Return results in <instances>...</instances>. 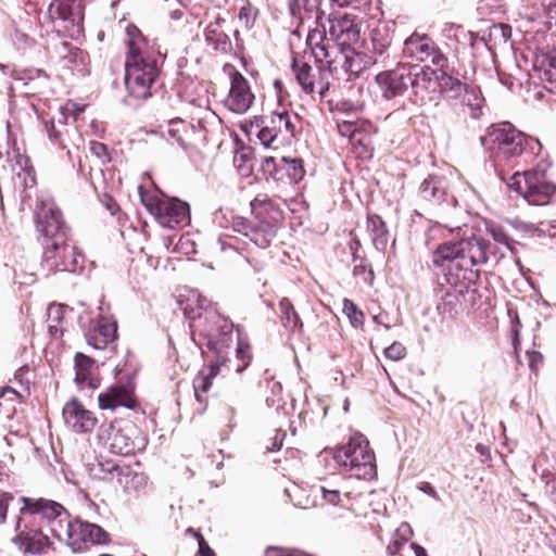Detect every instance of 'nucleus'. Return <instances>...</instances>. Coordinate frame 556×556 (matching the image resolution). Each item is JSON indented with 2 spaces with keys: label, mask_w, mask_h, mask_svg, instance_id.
<instances>
[{
  "label": "nucleus",
  "mask_w": 556,
  "mask_h": 556,
  "mask_svg": "<svg viewBox=\"0 0 556 556\" xmlns=\"http://www.w3.org/2000/svg\"><path fill=\"white\" fill-rule=\"evenodd\" d=\"M188 532L193 533L199 543V555L200 556H215L214 551L210 547L207 542L204 540L200 532L194 531L192 528L188 529Z\"/></svg>",
  "instance_id": "obj_58"
},
{
  "label": "nucleus",
  "mask_w": 556,
  "mask_h": 556,
  "mask_svg": "<svg viewBox=\"0 0 556 556\" xmlns=\"http://www.w3.org/2000/svg\"><path fill=\"white\" fill-rule=\"evenodd\" d=\"M412 549L416 556H428L426 549L417 543L412 544Z\"/></svg>",
  "instance_id": "obj_64"
},
{
  "label": "nucleus",
  "mask_w": 556,
  "mask_h": 556,
  "mask_svg": "<svg viewBox=\"0 0 556 556\" xmlns=\"http://www.w3.org/2000/svg\"><path fill=\"white\" fill-rule=\"evenodd\" d=\"M54 53L60 60H63L67 63L74 62L78 54L80 53V50L78 48H75L72 46V43L62 41L59 45L54 46Z\"/></svg>",
  "instance_id": "obj_47"
},
{
  "label": "nucleus",
  "mask_w": 556,
  "mask_h": 556,
  "mask_svg": "<svg viewBox=\"0 0 556 556\" xmlns=\"http://www.w3.org/2000/svg\"><path fill=\"white\" fill-rule=\"evenodd\" d=\"M167 132L181 148L188 149L195 142L198 128L185 119L175 118L168 122Z\"/></svg>",
  "instance_id": "obj_34"
},
{
  "label": "nucleus",
  "mask_w": 556,
  "mask_h": 556,
  "mask_svg": "<svg viewBox=\"0 0 556 556\" xmlns=\"http://www.w3.org/2000/svg\"><path fill=\"white\" fill-rule=\"evenodd\" d=\"M291 72L305 94L318 93L325 98L330 88L323 66L313 67L308 62L299 55L292 58Z\"/></svg>",
  "instance_id": "obj_16"
},
{
  "label": "nucleus",
  "mask_w": 556,
  "mask_h": 556,
  "mask_svg": "<svg viewBox=\"0 0 556 556\" xmlns=\"http://www.w3.org/2000/svg\"><path fill=\"white\" fill-rule=\"evenodd\" d=\"M409 70V81L413 93V101L421 106L438 104L440 100V81L438 71L429 65Z\"/></svg>",
  "instance_id": "obj_17"
},
{
  "label": "nucleus",
  "mask_w": 556,
  "mask_h": 556,
  "mask_svg": "<svg viewBox=\"0 0 556 556\" xmlns=\"http://www.w3.org/2000/svg\"><path fill=\"white\" fill-rule=\"evenodd\" d=\"M509 186L532 205H546L556 193V185L548 179L545 170L538 168L515 173Z\"/></svg>",
  "instance_id": "obj_11"
},
{
  "label": "nucleus",
  "mask_w": 556,
  "mask_h": 556,
  "mask_svg": "<svg viewBox=\"0 0 556 556\" xmlns=\"http://www.w3.org/2000/svg\"><path fill=\"white\" fill-rule=\"evenodd\" d=\"M306 46L309 48L315 63L323 66L326 74L329 72L340 78V67L346 64L349 56L345 53L350 46L334 42L333 39L328 38L324 26L308 31Z\"/></svg>",
  "instance_id": "obj_9"
},
{
  "label": "nucleus",
  "mask_w": 556,
  "mask_h": 556,
  "mask_svg": "<svg viewBox=\"0 0 556 556\" xmlns=\"http://www.w3.org/2000/svg\"><path fill=\"white\" fill-rule=\"evenodd\" d=\"M233 164L243 176H249L252 173L253 164L250 153L245 150L236 152L233 156Z\"/></svg>",
  "instance_id": "obj_49"
},
{
  "label": "nucleus",
  "mask_w": 556,
  "mask_h": 556,
  "mask_svg": "<svg viewBox=\"0 0 556 556\" xmlns=\"http://www.w3.org/2000/svg\"><path fill=\"white\" fill-rule=\"evenodd\" d=\"M62 416L65 425L75 433H91L98 426L94 412L88 409L78 399L72 397L63 407Z\"/></svg>",
  "instance_id": "obj_21"
},
{
  "label": "nucleus",
  "mask_w": 556,
  "mask_h": 556,
  "mask_svg": "<svg viewBox=\"0 0 556 556\" xmlns=\"http://www.w3.org/2000/svg\"><path fill=\"white\" fill-rule=\"evenodd\" d=\"M279 175H283V180L287 178L292 185L300 182L305 176L301 159L282 156L279 159Z\"/></svg>",
  "instance_id": "obj_39"
},
{
  "label": "nucleus",
  "mask_w": 556,
  "mask_h": 556,
  "mask_svg": "<svg viewBox=\"0 0 556 556\" xmlns=\"http://www.w3.org/2000/svg\"><path fill=\"white\" fill-rule=\"evenodd\" d=\"M18 503L21 506L15 519V531L22 528L26 518H34L38 519L41 525L48 526L53 535L55 523H62L67 516L64 506L50 498L23 495L18 498Z\"/></svg>",
  "instance_id": "obj_10"
},
{
  "label": "nucleus",
  "mask_w": 556,
  "mask_h": 556,
  "mask_svg": "<svg viewBox=\"0 0 556 556\" xmlns=\"http://www.w3.org/2000/svg\"><path fill=\"white\" fill-rule=\"evenodd\" d=\"M251 213L252 218L233 217L232 229L249 238L256 247L266 249L283 220L282 210L267 194H257L251 201Z\"/></svg>",
  "instance_id": "obj_2"
},
{
  "label": "nucleus",
  "mask_w": 556,
  "mask_h": 556,
  "mask_svg": "<svg viewBox=\"0 0 556 556\" xmlns=\"http://www.w3.org/2000/svg\"><path fill=\"white\" fill-rule=\"evenodd\" d=\"M343 313L354 328H361L364 326L365 315L352 300H343Z\"/></svg>",
  "instance_id": "obj_45"
},
{
  "label": "nucleus",
  "mask_w": 556,
  "mask_h": 556,
  "mask_svg": "<svg viewBox=\"0 0 556 556\" xmlns=\"http://www.w3.org/2000/svg\"><path fill=\"white\" fill-rule=\"evenodd\" d=\"M101 439L104 440L111 453L123 456L142 452L148 444L147 434L130 420L111 421L102 432Z\"/></svg>",
  "instance_id": "obj_8"
},
{
  "label": "nucleus",
  "mask_w": 556,
  "mask_h": 556,
  "mask_svg": "<svg viewBox=\"0 0 556 556\" xmlns=\"http://www.w3.org/2000/svg\"><path fill=\"white\" fill-rule=\"evenodd\" d=\"M279 311L280 319L285 328L290 331H302L303 323L289 299L283 298L279 302Z\"/></svg>",
  "instance_id": "obj_40"
},
{
  "label": "nucleus",
  "mask_w": 556,
  "mask_h": 556,
  "mask_svg": "<svg viewBox=\"0 0 556 556\" xmlns=\"http://www.w3.org/2000/svg\"><path fill=\"white\" fill-rule=\"evenodd\" d=\"M367 229L371 232L375 244L378 241L383 244L387 242L388 229L386 223L378 214H367Z\"/></svg>",
  "instance_id": "obj_43"
},
{
  "label": "nucleus",
  "mask_w": 556,
  "mask_h": 556,
  "mask_svg": "<svg viewBox=\"0 0 556 556\" xmlns=\"http://www.w3.org/2000/svg\"><path fill=\"white\" fill-rule=\"evenodd\" d=\"M403 55L417 62H430L438 68L447 67V58L441 52L432 38L426 34L413 33L404 41Z\"/></svg>",
  "instance_id": "obj_19"
},
{
  "label": "nucleus",
  "mask_w": 556,
  "mask_h": 556,
  "mask_svg": "<svg viewBox=\"0 0 556 556\" xmlns=\"http://www.w3.org/2000/svg\"><path fill=\"white\" fill-rule=\"evenodd\" d=\"M71 312L72 308L65 304H51L48 307L47 324L52 339H61L64 336L68 325L66 314Z\"/></svg>",
  "instance_id": "obj_35"
},
{
  "label": "nucleus",
  "mask_w": 556,
  "mask_h": 556,
  "mask_svg": "<svg viewBox=\"0 0 556 556\" xmlns=\"http://www.w3.org/2000/svg\"><path fill=\"white\" fill-rule=\"evenodd\" d=\"M457 99L465 114L473 119L481 117L485 100L479 88L468 86Z\"/></svg>",
  "instance_id": "obj_36"
},
{
  "label": "nucleus",
  "mask_w": 556,
  "mask_h": 556,
  "mask_svg": "<svg viewBox=\"0 0 556 556\" xmlns=\"http://www.w3.org/2000/svg\"><path fill=\"white\" fill-rule=\"evenodd\" d=\"M35 225L43 241L62 240L68 236L63 214L52 200H41L35 208Z\"/></svg>",
  "instance_id": "obj_15"
},
{
  "label": "nucleus",
  "mask_w": 556,
  "mask_h": 556,
  "mask_svg": "<svg viewBox=\"0 0 556 556\" xmlns=\"http://www.w3.org/2000/svg\"><path fill=\"white\" fill-rule=\"evenodd\" d=\"M51 20L64 22H79L83 20V10L79 0H54L48 10Z\"/></svg>",
  "instance_id": "obj_32"
},
{
  "label": "nucleus",
  "mask_w": 556,
  "mask_h": 556,
  "mask_svg": "<svg viewBox=\"0 0 556 556\" xmlns=\"http://www.w3.org/2000/svg\"><path fill=\"white\" fill-rule=\"evenodd\" d=\"M255 16H256V12H255L254 8L250 3H247L245 5H243L240 9L238 17H239V22L245 28H250V27H252V25L255 21Z\"/></svg>",
  "instance_id": "obj_55"
},
{
  "label": "nucleus",
  "mask_w": 556,
  "mask_h": 556,
  "mask_svg": "<svg viewBox=\"0 0 556 556\" xmlns=\"http://www.w3.org/2000/svg\"><path fill=\"white\" fill-rule=\"evenodd\" d=\"M333 459L350 477L372 480L377 476L375 452L367 438L362 433L352 434L348 442L338 446Z\"/></svg>",
  "instance_id": "obj_5"
},
{
  "label": "nucleus",
  "mask_w": 556,
  "mask_h": 556,
  "mask_svg": "<svg viewBox=\"0 0 556 556\" xmlns=\"http://www.w3.org/2000/svg\"><path fill=\"white\" fill-rule=\"evenodd\" d=\"M189 318L193 341L212 353V358L228 357L233 342L232 321L212 307L203 308Z\"/></svg>",
  "instance_id": "obj_3"
},
{
  "label": "nucleus",
  "mask_w": 556,
  "mask_h": 556,
  "mask_svg": "<svg viewBox=\"0 0 556 556\" xmlns=\"http://www.w3.org/2000/svg\"><path fill=\"white\" fill-rule=\"evenodd\" d=\"M139 195L147 211L164 227L175 228L190 219V207L185 201L142 187H139Z\"/></svg>",
  "instance_id": "obj_7"
},
{
  "label": "nucleus",
  "mask_w": 556,
  "mask_h": 556,
  "mask_svg": "<svg viewBox=\"0 0 556 556\" xmlns=\"http://www.w3.org/2000/svg\"><path fill=\"white\" fill-rule=\"evenodd\" d=\"M482 144L490 151L496 166H514L532 138L517 129L509 122L494 123L488 127L484 136L481 137Z\"/></svg>",
  "instance_id": "obj_4"
},
{
  "label": "nucleus",
  "mask_w": 556,
  "mask_h": 556,
  "mask_svg": "<svg viewBox=\"0 0 556 556\" xmlns=\"http://www.w3.org/2000/svg\"><path fill=\"white\" fill-rule=\"evenodd\" d=\"M75 383L79 390H96L100 387L101 378L97 371L96 362L84 353L74 356Z\"/></svg>",
  "instance_id": "obj_28"
},
{
  "label": "nucleus",
  "mask_w": 556,
  "mask_h": 556,
  "mask_svg": "<svg viewBox=\"0 0 556 556\" xmlns=\"http://www.w3.org/2000/svg\"><path fill=\"white\" fill-rule=\"evenodd\" d=\"M489 242L480 236L471 232L464 233L458 241L441 243L432 253V263L435 267H443L446 263H454V266L445 274L446 282L451 287H466L479 277L473 271L475 266L488 262Z\"/></svg>",
  "instance_id": "obj_1"
},
{
  "label": "nucleus",
  "mask_w": 556,
  "mask_h": 556,
  "mask_svg": "<svg viewBox=\"0 0 556 556\" xmlns=\"http://www.w3.org/2000/svg\"><path fill=\"white\" fill-rule=\"evenodd\" d=\"M65 111L73 115L74 118H77V116L84 111L83 108H80L77 103L75 102H72V101H68L66 104H65Z\"/></svg>",
  "instance_id": "obj_63"
},
{
  "label": "nucleus",
  "mask_w": 556,
  "mask_h": 556,
  "mask_svg": "<svg viewBox=\"0 0 556 556\" xmlns=\"http://www.w3.org/2000/svg\"><path fill=\"white\" fill-rule=\"evenodd\" d=\"M486 231L492 236L494 241L505 245L509 244V237L502 226L489 223L486 224Z\"/></svg>",
  "instance_id": "obj_54"
},
{
  "label": "nucleus",
  "mask_w": 556,
  "mask_h": 556,
  "mask_svg": "<svg viewBox=\"0 0 556 556\" xmlns=\"http://www.w3.org/2000/svg\"><path fill=\"white\" fill-rule=\"evenodd\" d=\"M86 340L96 350H105L117 340V321L113 316L100 315L90 323Z\"/></svg>",
  "instance_id": "obj_25"
},
{
  "label": "nucleus",
  "mask_w": 556,
  "mask_h": 556,
  "mask_svg": "<svg viewBox=\"0 0 556 556\" xmlns=\"http://www.w3.org/2000/svg\"><path fill=\"white\" fill-rule=\"evenodd\" d=\"M14 495L10 492H0V526L7 520L8 510Z\"/></svg>",
  "instance_id": "obj_56"
},
{
  "label": "nucleus",
  "mask_w": 556,
  "mask_h": 556,
  "mask_svg": "<svg viewBox=\"0 0 556 556\" xmlns=\"http://www.w3.org/2000/svg\"><path fill=\"white\" fill-rule=\"evenodd\" d=\"M365 119H356V121H341L338 122L337 128L341 136L349 137L350 142L353 140V136L361 129V123Z\"/></svg>",
  "instance_id": "obj_52"
},
{
  "label": "nucleus",
  "mask_w": 556,
  "mask_h": 556,
  "mask_svg": "<svg viewBox=\"0 0 556 556\" xmlns=\"http://www.w3.org/2000/svg\"><path fill=\"white\" fill-rule=\"evenodd\" d=\"M422 200L430 203H440L446 195L444 179L435 175H429L419 187Z\"/></svg>",
  "instance_id": "obj_37"
},
{
  "label": "nucleus",
  "mask_w": 556,
  "mask_h": 556,
  "mask_svg": "<svg viewBox=\"0 0 556 556\" xmlns=\"http://www.w3.org/2000/svg\"><path fill=\"white\" fill-rule=\"evenodd\" d=\"M22 395L10 387L0 389V416L10 418L16 410L15 404L22 402Z\"/></svg>",
  "instance_id": "obj_41"
},
{
  "label": "nucleus",
  "mask_w": 556,
  "mask_h": 556,
  "mask_svg": "<svg viewBox=\"0 0 556 556\" xmlns=\"http://www.w3.org/2000/svg\"><path fill=\"white\" fill-rule=\"evenodd\" d=\"M46 129H47L49 139L51 141H53L54 143L59 144L60 148L64 149L65 144L63 143V140H62V134H61V131H59L55 128V125L52 121L46 123Z\"/></svg>",
  "instance_id": "obj_59"
},
{
  "label": "nucleus",
  "mask_w": 556,
  "mask_h": 556,
  "mask_svg": "<svg viewBox=\"0 0 556 556\" xmlns=\"http://www.w3.org/2000/svg\"><path fill=\"white\" fill-rule=\"evenodd\" d=\"M527 356H528L529 368L531 369V371L536 374L539 371V369L541 368V366L543 365V362H544L543 355L538 351L531 350V351H527Z\"/></svg>",
  "instance_id": "obj_57"
},
{
  "label": "nucleus",
  "mask_w": 556,
  "mask_h": 556,
  "mask_svg": "<svg viewBox=\"0 0 556 556\" xmlns=\"http://www.w3.org/2000/svg\"><path fill=\"white\" fill-rule=\"evenodd\" d=\"M353 275L354 277L359 278L364 283L368 285H372L375 279L372 268L364 258H361L359 263L354 266Z\"/></svg>",
  "instance_id": "obj_50"
},
{
  "label": "nucleus",
  "mask_w": 556,
  "mask_h": 556,
  "mask_svg": "<svg viewBox=\"0 0 556 556\" xmlns=\"http://www.w3.org/2000/svg\"><path fill=\"white\" fill-rule=\"evenodd\" d=\"M252 358L251 345L245 341L239 340L236 349L237 365L231 367V372H243L250 366Z\"/></svg>",
  "instance_id": "obj_44"
},
{
  "label": "nucleus",
  "mask_w": 556,
  "mask_h": 556,
  "mask_svg": "<svg viewBox=\"0 0 556 556\" xmlns=\"http://www.w3.org/2000/svg\"><path fill=\"white\" fill-rule=\"evenodd\" d=\"M125 66L157 65L161 54L154 41H150L135 25L128 24L125 29Z\"/></svg>",
  "instance_id": "obj_14"
},
{
  "label": "nucleus",
  "mask_w": 556,
  "mask_h": 556,
  "mask_svg": "<svg viewBox=\"0 0 556 556\" xmlns=\"http://www.w3.org/2000/svg\"><path fill=\"white\" fill-rule=\"evenodd\" d=\"M228 357L211 358L210 365L195 376L193 389L195 399L200 404L204 406L207 404V396L205 394L210 391L213 379L220 372H231Z\"/></svg>",
  "instance_id": "obj_27"
},
{
  "label": "nucleus",
  "mask_w": 556,
  "mask_h": 556,
  "mask_svg": "<svg viewBox=\"0 0 556 556\" xmlns=\"http://www.w3.org/2000/svg\"><path fill=\"white\" fill-rule=\"evenodd\" d=\"M299 116L288 111L273 112L270 116L262 121V127L257 132L261 143L268 148L278 138L290 140L296 135Z\"/></svg>",
  "instance_id": "obj_18"
},
{
  "label": "nucleus",
  "mask_w": 556,
  "mask_h": 556,
  "mask_svg": "<svg viewBox=\"0 0 556 556\" xmlns=\"http://www.w3.org/2000/svg\"><path fill=\"white\" fill-rule=\"evenodd\" d=\"M279 160L273 156L264 157L261 164L263 174L276 181H283V175H279Z\"/></svg>",
  "instance_id": "obj_48"
},
{
  "label": "nucleus",
  "mask_w": 556,
  "mask_h": 556,
  "mask_svg": "<svg viewBox=\"0 0 556 556\" xmlns=\"http://www.w3.org/2000/svg\"><path fill=\"white\" fill-rule=\"evenodd\" d=\"M55 526L53 536L60 542H64L75 553L86 551L90 545L110 542L109 533L100 526L79 519L70 520L68 515L62 523L58 522Z\"/></svg>",
  "instance_id": "obj_6"
},
{
  "label": "nucleus",
  "mask_w": 556,
  "mask_h": 556,
  "mask_svg": "<svg viewBox=\"0 0 556 556\" xmlns=\"http://www.w3.org/2000/svg\"><path fill=\"white\" fill-rule=\"evenodd\" d=\"M406 540H400L395 539L391 541L387 546V552L390 556H395L399 554L403 545L405 544Z\"/></svg>",
  "instance_id": "obj_62"
},
{
  "label": "nucleus",
  "mask_w": 556,
  "mask_h": 556,
  "mask_svg": "<svg viewBox=\"0 0 556 556\" xmlns=\"http://www.w3.org/2000/svg\"><path fill=\"white\" fill-rule=\"evenodd\" d=\"M345 54L349 58H348L346 64H344L340 67V76L348 75L349 78L351 76H355V77L358 76V74L362 72V66L358 61V54L356 53L355 49H353L352 47L346 49Z\"/></svg>",
  "instance_id": "obj_46"
},
{
  "label": "nucleus",
  "mask_w": 556,
  "mask_h": 556,
  "mask_svg": "<svg viewBox=\"0 0 556 556\" xmlns=\"http://www.w3.org/2000/svg\"><path fill=\"white\" fill-rule=\"evenodd\" d=\"M159 75L157 65L125 66V86L128 94L136 100L149 99Z\"/></svg>",
  "instance_id": "obj_20"
},
{
  "label": "nucleus",
  "mask_w": 556,
  "mask_h": 556,
  "mask_svg": "<svg viewBox=\"0 0 556 556\" xmlns=\"http://www.w3.org/2000/svg\"><path fill=\"white\" fill-rule=\"evenodd\" d=\"M409 70L407 64L399 63L394 68L377 74L375 80L386 100L404 94L408 88Z\"/></svg>",
  "instance_id": "obj_23"
},
{
  "label": "nucleus",
  "mask_w": 556,
  "mask_h": 556,
  "mask_svg": "<svg viewBox=\"0 0 556 556\" xmlns=\"http://www.w3.org/2000/svg\"><path fill=\"white\" fill-rule=\"evenodd\" d=\"M383 353L387 358L397 362L406 356L407 350L402 343L393 342L391 345L384 349Z\"/></svg>",
  "instance_id": "obj_53"
},
{
  "label": "nucleus",
  "mask_w": 556,
  "mask_h": 556,
  "mask_svg": "<svg viewBox=\"0 0 556 556\" xmlns=\"http://www.w3.org/2000/svg\"><path fill=\"white\" fill-rule=\"evenodd\" d=\"M319 491L327 504L340 506L348 510L353 509V502L357 501L362 496L361 492L337 488L331 484L320 485Z\"/></svg>",
  "instance_id": "obj_33"
},
{
  "label": "nucleus",
  "mask_w": 556,
  "mask_h": 556,
  "mask_svg": "<svg viewBox=\"0 0 556 556\" xmlns=\"http://www.w3.org/2000/svg\"><path fill=\"white\" fill-rule=\"evenodd\" d=\"M89 150L92 155H94L101 164H108L112 161L111 153L106 144L92 140L89 142Z\"/></svg>",
  "instance_id": "obj_51"
},
{
  "label": "nucleus",
  "mask_w": 556,
  "mask_h": 556,
  "mask_svg": "<svg viewBox=\"0 0 556 556\" xmlns=\"http://www.w3.org/2000/svg\"><path fill=\"white\" fill-rule=\"evenodd\" d=\"M98 405L102 410H116L119 407L136 409L138 400L134 384L118 382L106 388L98 395Z\"/></svg>",
  "instance_id": "obj_24"
},
{
  "label": "nucleus",
  "mask_w": 556,
  "mask_h": 556,
  "mask_svg": "<svg viewBox=\"0 0 556 556\" xmlns=\"http://www.w3.org/2000/svg\"><path fill=\"white\" fill-rule=\"evenodd\" d=\"M438 80L440 81V96L442 93L450 94L451 98L460 97L462 92L469 86L453 75V71L448 72L447 67L438 68Z\"/></svg>",
  "instance_id": "obj_38"
},
{
  "label": "nucleus",
  "mask_w": 556,
  "mask_h": 556,
  "mask_svg": "<svg viewBox=\"0 0 556 556\" xmlns=\"http://www.w3.org/2000/svg\"><path fill=\"white\" fill-rule=\"evenodd\" d=\"M299 5H303V8L307 12H319V7L321 3V0H296ZM316 17H319V14L316 15Z\"/></svg>",
  "instance_id": "obj_61"
},
{
  "label": "nucleus",
  "mask_w": 556,
  "mask_h": 556,
  "mask_svg": "<svg viewBox=\"0 0 556 556\" xmlns=\"http://www.w3.org/2000/svg\"><path fill=\"white\" fill-rule=\"evenodd\" d=\"M230 88L225 106L233 113L243 114L252 106L255 96L248 79L237 70L229 73Z\"/></svg>",
  "instance_id": "obj_22"
},
{
  "label": "nucleus",
  "mask_w": 556,
  "mask_h": 556,
  "mask_svg": "<svg viewBox=\"0 0 556 556\" xmlns=\"http://www.w3.org/2000/svg\"><path fill=\"white\" fill-rule=\"evenodd\" d=\"M99 470L102 479L115 481L128 495L138 496L147 489L149 478L141 470L139 462L125 464L105 459L99 463Z\"/></svg>",
  "instance_id": "obj_12"
},
{
  "label": "nucleus",
  "mask_w": 556,
  "mask_h": 556,
  "mask_svg": "<svg viewBox=\"0 0 556 556\" xmlns=\"http://www.w3.org/2000/svg\"><path fill=\"white\" fill-rule=\"evenodd\" d=\"M68 239L67 236L62 240L42 241V263L49 270L76 273L84 268L85 256Z\"/></svg>",
  "instance_id": "obj_13"
},
{
  "label": "nucleus",
  "mask_w": 556,
  "mask_h": 556,
  "mask_svg": "<svg viewBox=\"0 0 556 556\" xmlns=\"http://www.w3.org/2000/svg\"><path fill=\"white\" fill-rule=\"evenodd\" d=\"M359 125L361 129L353 136V140L350 142L352 151L361 160H370L375 151L372 137L377 134L378 128L368 119Z\"/></svg>",
  "instance_id": "obj_31"
},
{
  "label": "nucleus",
  "mask_w": 556,
  "mask_h": 556,
  "mask_svg": "<svg viewBox=\"0 0 556 556\" xmlns=\"http://www.w3.org/2000/svg\"><path fill=\"white\" fill-rule=\"evenodd\" d=\"M396 24L392 21L378 22L370 31L371 54L375 63H384L390 58V51L395 39Z\"/></svg>",
  "instance_id": "obj_26"
},
{
  "label": "nucleus",
  "mask_w": 556,
  "mask_h": 556,
  "mask_svg": "<svg viewBox=\"0 0 556 556\" xmlns=\"http://www.w3.org/2000/svg\"><path fill=\"white\" fill-rule=\"evenodd\" d=\"M100 201L101 203L105 206V208L112 214V215H115L119 212V206L118 204L116 203V201L114 200L113 197H111L110 194L108 193H103L101 197H100Z\"/></svg>",
  "instance_id": "obj_60"
},
{
  "label": "nucleus",
  "mask_w": 556,
  "mask_h": 556,
  "mask_svg": "<svg viewBox=\"0 0 556 556\" xmlns=\"http://www.w3.org/2000/svg\"><path fill=\"white\" fill-rule=\"evenodd\" d=\"M329 34L336 41L352 47L359 39V28L355 17L350 14L331 15L329 18Z\"/></svg>",
  "instance_id": "obj_30"
},
{
  "label": "nucleus",
  "mask_w": 556,
  "mask_h": 556,
  "mask_svg": "<svg viewBox=\"0 0 556 556\" xmlns=\"http://www.w3.org/2000/svg\"><path fill=\"white\" fill-rule=\"evenodd\" d=\"M13 543L23 554L42 555L52 546L48 535L40 529H24L17 531Z\"/></svg>",
  "instance_id": "obj_29"
},
{
  "label": "nucleus",
  "mask_w": 556,
  "mask_h": 556,
  "mask_svg": "<svg viewBox=\"0 0 556 556\" xmlns=\"http://www.w3.org/2000/svg\"><path fill=\"white\" fill-rule=\"evenodd\" d=\"M453 291H446L442 296V302L439 305V308L442 309L443 313H457L458 307H460V298L464 296V291L469 288L466 287H453Z\"/></svg>",
  "instance_id": "obj_42"
}]
</instances>
